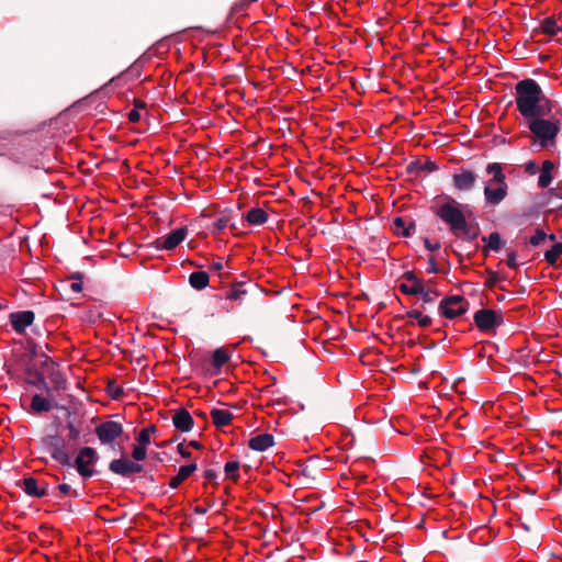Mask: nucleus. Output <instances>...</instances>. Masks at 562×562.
Returning a JSON list of instances; mask_svg holds the SVG:
<instances>
[{
  "mask_svg": "<svg viewBox=\"0 0 562 562\" xmlns=\"http://www.w3.org/2000/svg\"><path fill=\"white\" fill-rule=\"evenodd\" d=\"M547 238H549L550 240H554L555 239V235H553V234L547 235L543 229L537 228L536 232H535V235H532L529 238V243L532 246H539Z\"/></svg>",
  "mask_w": 562,
  "mask_h": 562,
  "instance_id": "obj_32",
  "label": "nucleus"
},
{
  "mask_svg": "<svg viewBox=\"0 0 562 562\" xmlns=\"http://www.w3.org/2000/svg\"><path fill=\"white\" fill-rule=\"evenodd\" d=\"M469 303L462 295H450L445 297L439 304L440 315L452 319L467 313Z\"/></svg>",
  "mask_w": 562,
  "mask_h": 562,
  "instance_id": "obj_6",
  "label": "nucleus"
},
{
  "mask_svg": "<svg viewBox=\"0 0 562 562\" xmlns=\"http://www.w3.org/2000/svg\"><path fill=\"white\" fill-rule=\"evenodd\" d=\"M482 240L486 243V247L484 248L485 254L488 250L498 251L503 246L502 237L497 232L491 233L487 237L483 236Z\"/></svg>",
  "mask_w": 562,
  "mask_h": 562,
  "instance_id": "obj_27",
  "label": "nucleus"
},
{
  "mask_svg": "<svg viewBox=\"0 0 562 562\" xmlns=\"http://www.w3.org/2000/svg\"><path fill=\"white\" fill-rule=\"evenodd\" d=\"M54 458L63 464H69V457L63 451H56Z\"/></svg>",
  "mask_w": 562,
  "mask_h": 562,
  "instance_id": "obj_44",
  "label": "nucleus"
},
{
  "mask_svg": "<svg viewBox=\"0 0 562 562\" xmlns=\"http://www.w3.org/2000/svg\"><path fill=\"white\" fill-rule=\"evenodd\" d=\"M214 351L220 352V351H225V350H224V348L220 347V348L215 349Z\"/></svg>",
  "mask_w": 562,
  "mask_h": 562,
  "instance_id": "obj_59",
  "label": "nucleus"
},
{
  "mask_svg": "<svg viewBox=\"0 0 562 562\" xmlns=\"http://www.w3.org/2000/svg\"><path fill=\"white\" fill-rule=\"evenodd\" d=\"M210 277L205 271H195L189 276V283L196 290H203L209 285Z\"/></svg>",
  "mask_w": 562,
  "mask_h": 562,
  "instance_id": "obj_26",
  "label": "nucleus"
},
{
  "mask_svg": "<svg viewBox=\"0 0 562 562\" xmlns=\"http://www.w3.org/2000/svg\"><path fill=\"white\" fill-rule=\"evenodd\" d=\"M485 171L492 178L484 186V199L487 205L496 206L501 204L508 195V184L504 173L503 165L499 162H491L486 166Z\"/></svg>",
  "mask_w": 562,
  "mask_h": 562,
  "instance_id": "obj_2",
  "label": "nucleus"
},
{
  "mask_svg": "<svg viewBox=\"0 0 562 562\" xmlns=\"http://www.w3.org/2000/svg\"><path fill=\"white\" fill-rule=\"evenodd\" d=\"M210 414L214 425L217 427L229 425L233 418V414L228 409L213 408Z\"/></svg>",
  "mask_w": 562,
  "mask_h": 562,
  "instance_id": "obj_20",
  "label": "nucleus"
},
{
  "mask_svg": "<svg viewBox=\"0 0 562 562\" xmlns=\"http://www.w3.org/2000/svg\"><path fill=\"white\" fill-rule=\"evenodd\" d=\"M30 370L38 376L40 381L49 380L55 391L66 389V379L58 370V364L46 353H32Z\"/></svg>",
  "mask_w": 562,
  "mask_h": 562,
  "instance_id": "obj_3",
  "label": "nucleus"
},
{
  "mask_svg": "<svg viewBox=\"0 0 562 562\" xmlns=\"http://www.w3.org/2000/svg\"><path fill=\"white\" fill-rule=\"evenodd\" d=\"M3 308V305L0 303V311Z\"/></svg>",
  "mask_w": 562,
  "mask_h": 562,
  "instance_id": "obj_60",
  "label": "nucleus"
},
{
  "mask_svg": "<svg viewBox=\"0 0 562 562\" xmlns=\"http://www.w3.org/2000/svg\"><path fill=\"white\" fill-rule=\"evenodd\" d=\"M58 490H59V491H60V493H63V494H68V493L70 492L71 487H70V485H68V484L64 483V484H60V485L58 486Z\"/></svg>",
  "mask_w": 562,
  "mask_h": 562,
  "instance_id": "obj_53",
  "label": "nucleus"
},
{
  "mask_svg": "<svg viewBox=\"0 0 562 562\" xmlns=\"http://www.w3.org/2000/svg\"><path fill=\"white\" fill-rule=\"evenodd\" d=\"M538 170L536 161L530 160L525 165V171L529 175H535Z\"/></svg>",
  "mask_w": 562,
  "mask_h": 562,
  "instance_id": "obj_45",
  "label": "nucleus"
},
{
  "mask_svg": "<svg viewBox=\"0 0 562 562\" xmlns=\"http://www.w3.org/2000/svg\"><path fill=\"white\" fill-rule=\"evenodd\" d=\"M428 263H429V267H428V269H427V272H428V273H437V272L439 271V270H438V268H437V265H436L435 257H432V256H431V257L428 259Z\"/></svg>",
  "mask_w": 562,
  "mask_h": 562,
  "instance_id": "obj_49",
  "label": "nucleus"
},
{
  "mask_svg": "<svg viewBox=\"0 0 562 562\" xmlns=\"http://www.w3.org/2000/svg\"><path fill=\"white\" fill-rule=\"evenodd\" d=\"M35 319L33 311L14 312L9 315L11 326L16 333H23Z\"/></svg>",
  "mask_w": 562,
  "mask_h": 562,
  "instance_id": "obj_11",
  "label": "nucleus"
},
{
  "mask_svg": "<svg viewBox=\"0 0 562 562\" xmlns=\"http://www.w3.org/2000/svg\"><path fill=\"white\" fill-rule=\"evenodd\" d=\"M109 392L113 398H119L123 391H122V387L111 383V384H109Z\"/></svg>",
  "mask_w": 562,
  "mask_h": 562,
  "instance_id": "obj_43",
  "label": "nucleus"
},
{
  "mask_svg": "<svg viewBox=\"0 0 562 562\" xmlns=\"http://www.w3.org/2000/svg\"><path fill=\"white\" fill-rule=\"evenodd\" d=\"M543 196L559 198L562 200V189L559 187L550 188L547 192H544ZM562 210V202L557 203L554 207H551V211Z\"/></svg>",
  "mask_w": 562,
  "mask_h": 562,
  "instance_id": "obj_37",
  "label": "nucleus"
},
{
  "mask_svg": "<svg viewBox=\"0 0 562 562\" xmlns=\"http://www.w3.org/2000/svg\"><path fill=\"white\" fill-rule=\"evenodd\" d=\"M562 255V243L554 244L551 249L544 252V258L548 263L555 265L559 256Z\"/></svg>",
  "mask_w": 562,
  "mask_h": 562,
  "instance_id": "obj_31",
  "label": "nucleus"
},
{
  "mask_svg": "<svg viewBox=\"0 0 562 562\" xmlns=\"http://www.w3.org/2000/svg\"><path fill=\"white\" fill-rule=\"evenodd\" d=\"M475 325L483 331H488L503 323V315L494 310L482 308L473 316Z\"/></svg>",
  "mask_w": 562,
  "mask_h": 562,
  "instance_id": "obj_7",
  "label": "nucleus"
},
{
  "mask_svg": "<svg viewBox=\"0 0 562 562\" xmlns=\"http://www.w3.org/2000/svg\"><path fill=\"white\" fill-rule=\"evenodd\" d=\"M488 274V279L486 281V285L490 288L495 286V284L501 280L498 274L492 270H486Z\"/></svg>",
  "mask_w": 562,
  "mask_h": 562,
  "instance_id": "obj_41",
  "label": "nucleus"
},
{
  "mask_svg": "<svg viewBox=\"0 0 562 562\" xmlns=\"http://www.w3.org/2000/svg\"><path fill=\"white\" fill-rule=\"evenodd\" d=\"M211 268H212L213 270L220 271V270H222V269H223V263H222V261L213 262V263H212V266H211Z\"/></svg>",
  "mask_w": 562,
  "mask_h": 562,
  "instance_id": "obj_54",
  "label": "nucleus"
},
{
  "mask_svg": "<svg viewBox=\"0 0 562 562\" xmlns=\"http://www.w3.org/2000/svg\"><path fill=\"white\" fill-rule=\"evenodd\" d=\"M544 199H546V204L552 205V207H554L557 205V203H562V200H560L559 198L544 196Z\"/></svg>",
  "mask_w": 562,
  "mask_h": 562,
  "instance_id": "obj_51",
  "label": "nucleus"
},
{
  "mask_svg": "<svg viewBox=\"0 0 562 562\" xmlns=\"http://www.w3.org/2000/svg\"><path fill=\"white\" fill-rule=\"evenodd\" d=\"M95 434L103 443H109L123 434V427L116 422H105L95 428Z\"/></svg>",
  "mask_w": 562,
  "mask_h": 562,
  "instance_id": "obj_9",
  "label": "nucleus"
},
{
  "mask_svg": "<svg viewBox=\"0 0 562 562\" xmlns=\"http://www.w3.org/2000/svg\"><path fill=\"white\" fill-rule=\"evenodd\" d=\"M110 470L116 474L127 475L131 473H138L143 467L138 463L132 462L127 459H116L110 463Z\"/></svg>",
  "mask_w": 562,
  "mask_h": 562,
  "instance_id": "obj_13",
  "label": "nucleus"
},
{
  "mask_svg": "<svg viewBox=\"0 0 562 562\" xmlns=\"http://www.w3.org/2000/svg\"><path fill=\"white\" fill-rule=\"evenodd\" d=\"M31 407L35 413H43L50 411L52 405L48 400L36 394L32 398Z\"/></svg>",
  "mask_w": 562,
  "mask_h": 562,
  "instance_id": "obj_29",
  "label": "nucleus"
},
{
  "mask_svg": "<svg viewBox=\"0 0 562 562\" xmlns=\"http://www.w3.org/2000/svg\"><path fill=\"white\" fill-rule=\"evenodd\" d=\"M196 470V464L192 463L189 465H183L179 469V472L176 476H173L170 482L169 486L171 488L178 487L186 479H188L194 471Z\"/></svg>",
  "mask_w": 562,
  "mask_h": 562,
  "instance_id": "obj_24",
  "label": "nucleus"
},
{
  "mask_svg": "<svg viewBox=\"0 0 562 562\" xmlns=\"http://www.w3.org/2000/svg\"><path fill=\"white\" fill-rule=\"evenodd\" d=\"M407 317L412 318V319H416L418 325L423 328L430 326L431 322H432L430 316L424 315L418 310H412V311L407 312Z\"/></svg>",
  "mask_w": 562,
  "mask_h": 562,
  "instance_id": "obj_30",
  "label": "nucleus"
},
{
  "mask_svg": "<svg viewBox=\"0 0 562 562\" xmlns=\"http://www.w3.org/2000/svg\"><path fill=\"white\" fill-rule=\"evenodd\" d=\"M67 428L69 430V438L76 440L79 436V430L75 427L72 423H68Z\"/></svg>",
  "mask_w": 562,
  "mask_h": 562,
  "instance_id": "obj_47",
  "label": "nucleus"
},
{
  "mask_svg": "<svg viewBox=\"0 0 562 562\" xmlns=\"http://www.w3.org/2000/svg\"><path fill=\"white\" fill-rule=\"evenodd\" d=\"M134 105H135V109L138 110L140 108H145V103L140 100H135L134 101Z\"/></svg>",
  "mask_w": 562,
  "mask_h": 562,
  "instance_id": "obj_55",
  "label": "nucleus"
},
{
  "mask_svg": "<svg viewBox=\"0 0 562 562\" xmlns=\"http://www.w3.org/2000/svg\"><path fill=\"white\" fill-rule=\"evenodd\" d=\"M190 446H192L195 449H200L201 448V445L198 441H191Z\"/></svg>",
  "mask_w": 562,
  "mask_h": 562,
  "instance_id": "obj_56",
  "label": "nucleus"
},
{
  "mask_svg": "<svg viewBox=\"0 0 562 562\" xmlns=\"http://www.w3.org/2000/svg\"><path fill=\"white\" fill-rule=\"evenodd\" d=\"M453 186L458 191H471L476 183V175L469 169H461L459 173L452 176Z\"/></svg>",
  "mask_w": 562,
  "mask_h": 562,
  "instance_id": "obj_10",
  "label": "nucleus"
},
{
  "mask_svg": "<svg viewBox=\"0 0 562 562\" xmlns=\"http://www.w3.org/2000/svg\"><path fill=\"white\" fill-rule=\"evenodd\" d=\"M480 234V226L477 223H468L464 221V225H461L458 229V234H454L456 237L461 238L467 241H473L477 238Z\"/></svg>",
  "mask_w": 562,
  "mask_h": 562,
  "instance_id": "obj_15",
  "label": "nucleus"
},
{
  "mask_svg": "<svg viewBox=\"0 0 562 562\" xmlns=\"http://www.w3.org/2000/svg\"><path fill=\"white\" fill-rule=\"evenodd\" d=\"M248 294H249V290L246 288V284L238 283V284H235L233 288H231L226 292L225 297L227 300L239 301L240 303H243V302H245Z\"/></svg>",
  "mask_w": 562,
  "mask_h": 562,
  "instance_id": "obj_23",
  "label": "nucleus"
},
{
  "mask_svg": "<svg viewBox=\"0 0 562 562\" xmlns=\"http://www.w3.org/2000/svg\"><path fill=\"white\" fill-rule=\"evenodd\" d=\"M58 337H46L42 341L33 342L30 341L29 350L27 351H43V349H46L47 351H54L58 346L56 344Z\"/></svg>",
  "mask_w": 562,
  "mask_h": 562,
  "instance_id": "obj_25",
  "label": "nucleus"
},
{
  "mask_svg": "<svg viewBox=\"0 0 562 562\" xmlns=\"http://www.w3.org/2000/svg\"><path fill=\"white\" fill-rule=\"evenodd\" d=\"M139 119H140V115H139L138 110L133 109L132 111H130V113H128V120H130L131 122L136 123V122H138V121H139Z\"/></svg>",
  "mask_w": 562,
  "mask_h": 562,
  "instance_id": "obj_50",
  "label": "nucleus"
},
{
  "mask_svg": "<svg viewBox=\"0 0 562 562\" xmlns=\"http://www.w3.org/2000/svg\"><path fill=\"white\" fill-rule=\"evenodd\" d=\"M447 202L436 210V215L446 223L454 235L461 225H464L465 215L459 209V203L451 196H446Z\"/></svg>",
  "mask_w": 562,
  "mask_h": 562,
  "instance_id": "obj_5",
  "label": "nucleus"
},
{
  "mask_svg": "<svg viewBox=\"0 0 562 562\" xmlns=\"http://www.w3.org/2000/svg\"><path fill=\"white\" fill-rule=\"evenodd\" d=\"M172 422L175 427L181 431H189L193 426V419L187 411L177 412L172 417Z\"/></svg>",
  "mask_w": 562,
  "mask_h": 562,
  "instance_id": "obj_18",
  "label": "nucleus"
},
{
  "mask_svg": "<svg viewBox=\"0 0 562 562\" xmlns=\"http://www.w3.org/2000/svg\"><path fill=\"white\" fill-rule=\"evenodd\" d=\"M480 345H481V349L479 351H485L486 349L491 350L493 348H495L496 351H498L501 348L498 345H495L491 341H482V342H480Z\"/></svg>",
  "mask_w": 562,
  "mask_h": 562,
  "instance_id": "obj_46",
  "label": "nucleus"
},
{
  "mask_svg": "<svg viewBox=\"0 0 562 562\" xmlns=\"http://www.w3.org/2000/svg\"><path fill=\"white\" fill-rule=\"evenodd\" d=\"M132 457L136 461L144 460L146 458V447L137 443L133 449Z\"/></svg>",
  "mask_w": 562,
  "mask_h": 562,
  "instance_id": "obj_39",
  "label": "nucleus"
},
{
  "mask_svg": "<svg viewBox=\"0 0 562 562\" xmlns=\"http://www.w3.org/2000/svg\"><path fill=\"white\" fill-rule=\"evenodd\" d=\"M95 458V451L92 448H83L76 459V464L79 473L83 476L92 474L90 465L93 463Z\"/></svg>",
  "mask_w": 562,
  "mask_h": 562,
  "instance_id": "obj_12",
  "label": "nucleus"
},
{
  "mask_svg": "<svg viewBox=\"0 0 562 562\" xmlns=\"http://www.w3.org/2000/svg\"><path fill=\"white\" fill-rule=\"evenodd\" d=\"M554 169V164L551 160H544L541 166V172L538 179V187L541 189H546L550 186L552 181V171Z\"/></svg>",
  "mask_w": 562,
  "mask_h": 562,
  "instance_id": "obj_19",
  "label": "nucleus"
},
{
  "mask_svg": "<svg viewBox=\"0 0 562 562\" xmlns=\"http://www.w3.org/2000/svg\"><path fill=\"white\" fill-rule=\"evenodd\" d=\"M524 350H525V347L512 348V351H517V352H520V351H524Z\"/></svg>",
  "mask_w": 562,
  "mask_h": 562,
  "instance_id": "obj_57",
  "label": "nucleus"
},
{
  "mask_svg": "<svg viewBox=\"0 0 562 562\" xmlns=\"http://www.w3.org/2000/svg\"><path fill=\"white\" fill-rule=\"evenodd\" d=\"M540 29L542 33L547 35H557L559 32H562V27L557 24L554 18H546L542 20L540 24Z\"/></svg>",
  "mask_w": 562,
  "mask_h": 562,
  "instance_id": "obj_28",
  "label": "nucleus"
},
{
  "mask_svg": "<svg viewBox=\"0 0 562 562\" xmlns=\"http://www.w3.org/2000/svg\"><path fill=\"white\" fill-rule=\"evenodd\" d=\"M205 475H206V477H209V479H211V477H213V476H214V474H213V472H212V471H207Z\"/></svg>",
  "mask_w": 562,
  "mask_h": 562,
  "instance_id": "obj_58",
  "label": "nucleus"
},
{
  "mask_svg": "<svg viewBox=\"0 0 562 562\" xmlns=\"http://www.w3.org/2000/svg\"><path fill=\"white\" fill-rule=\"evenodd\" d=\"M424 245L429 251H435L440 248V243H431L428 238L424 239Z\"/></svg>",
  "mask_w": 562,
  "mask_h": 562,
  "instance_id": "obj_48",
  "label": "nucleus"
},
{
  "mask_svg": "<svg viewBox=\"0 0 562 562\" xmlns=\"http://www.w3.org/2000/svg\"><path fill=\"white\" fill-rule=\"evenodd\" d=\"M248 446L252 450L265 451L273 446V437L269 434L257 435L249 440Z\"/></svg>",
  "mask_w": 562,
  "mask_h": 562,
  "instance_id": "obj_17",
  "label": "nucleus"
},
{
  "mask_svg": "<svg viewBox=\"0 0 562 562\" xmlns=\"http://www.w3.org/2000/svg\"><path fill=\"white\" fill-rule=\"evenodd\" d=\"M375 353H359V360L363 366H376L381 367V363L378 362L375 359Z\"/></svg>",
  "mask_w": 562,
  "mask_h": 562,
  "instance_id": "obj_38",
  "label": "nucleus"
},
{
  "mask_svg": "<svg viewBox=\"0 0 562 562\" xmlns=\"http://www.w3.org/2000/svg\"><path fill=\"white\" fill-rule=\"evenodd\" d=\"M227 226V220L225 217L218 218L213 223L212 233L218 234Z\"/></svg>",
  "mask_w": 562,
  "mask_h": 562,
  "instance_id": "obj_40",
  "label": "nucleus"
},
{
  "mask_svg": "<svg viewBox=\"0 0 562 562\" xmlns=\"http://www.w3.org/2000/svg\"><path fill=\"white\" fill-rule=\"evenodd\" d=\"M244 217L251 225H262L268 221V214L265 210L260 207H254L249 210Z\"/></svg>",
  "mask_w": 562,
  "mask_h": 562,
  "instance_id": "obj_21",
  "label": "nucleus"
},
{
  "mask_svg": "<svg viewBox=\"0 0 562 562\" xmlns=\"http://www.w3.org/2000/svg\"><path fill=\"white\" fill-rule=\"evenodd\" d=\"M516 105L522 124L529 130L533 144L548 149L557 144L561 131L562 110L557 102L544 95L539 83L531 78L515 86Z\"/></svg>",
  "mask_w": 562,
  "mask_h": 562,
  "instance_id": "obj_1",
  "label": "nucleus"
},
{
  "mask_svg": "<svg viewBox=\"0 0 562 562\" xmlns=\"http://www.w3.org/2000/svg\"><path fill=\"white\" fill-rule=\"evenodd\" d=\"M82 278H83L82 274L79 272L72 273L69 277V280H70L69 289L72 292L79 293L82 291V286H83Z\"/></svg>",
  "mask_w": 562,
  "mask_h": 562,
  "instance_id": "obj_34",
  "label": "nucleus"
},
{
  "mask_svg": "<svg viewBox=\"0 0 562 562\" xmlns=\"http://www.w3.org/2000/svg\"><path fill=\"white\" fill-rule=\"evenodd\" d=\"M402 279L407 282H412V285L401 283L398 285V290L406 295H419L422 297L420 307L423 310H426L429 305H432L440 296V293L430 286L432 281L426 283L424 280L419 279L414 271H405L402 276Z\"/></svg>",
  "mask_w": 562,
  "mask_h": 562,
  "instance_id": "obj_4",
  "label": "nucleus"
},
{
  "mask_svg": "<svg viewBox=\"0 0 562 562\" xmlns=\"http://www.w3.org/2000/svg\"><path fill=\"white\" fill-rule=\"evenodd\" d=\"M178 452L184 457V458H189L190 457V452L184 448V446L182 443L178 445Z\"/></svg>",
  "mask_w": 562,
  "mask_h": 562,
  "instance_id": "obj_52",
  "label": "nucleus"
},
{
  "mask_svg": "<svg viewBox=\"0 0 562 562\" xmlns=\"http://www.w3.org/2000/svg\"><path fill=\"white\" fill-rule=\"evenodd\" d=\"M229 360L228 353H210L203 360V369L211 374H216Z\"/></svg>",
  "mask_w": 562,
  "mask_h": 562,
  "instance_id": "obj_14",
  "label": "nucleus"
},
{
  "mask_svg": "<svg viewBox=\"0 0 562 562\" xmlns=\"http://www.w3.org/2000/svg\"><path fill=\"white\" fill-rule=\"evenodd\" d=\"M393 224L397 229H400V228L403 229L402 232L397 231V234H402L403 236H409L412 234L411 231L415 228V223H413V222L409 223L408 226H406L403 217L394 218Z\"/></svg>",
  "mask_w": 562,
  "mask_h": 562,
  "instance_id": "obj_33",
  "label": "nucleus"
},
{
  "mask_svg": "<svg viewBox=\"0 0 562 562\" xmlns=\"http://www.w3.org/2000/svg\"><path fill=\"white\" fill-rule=\"evenodd\" d=\"M239 462L231 461L225 465V474L227 477L236 481L238 479Z\"/></svg>",
  "mask_w": 562,
  "mask_h": 562,
  "instance_id": "obj_36",
  "label": "nucleus"
},
{
  "mask_svg": "<svg viewBox=\"0 0 562 562\" xmlns=\"http://www.w3.org/2000/svg\"><path fill=\"white\" fill-rule=\"evenodd\" d=\"M155 431V426H149L143 429L137 437V443L146 447L150 442V435L154 434Z\"/></svg>",
  "mask_w": 562,
  "mask_h": 562,
  "instance_id": "obj_35",
  "label": "nucleus"
},
{
  "mask_svg": "<svg viewBox=\"0 0 562 562\" xmlns=\"http://www.w3.org/2000/svg\"><path fill=\"white\" fill-rule=\"evenodd\" d=\"M22 487L24 492L34 497H42L46 495V488L45 487H38L37 481L33 477H26L22 482Z\"/></svg>",
  "mask_w": 562,
  "mask_h": 562,
  "instance_id": "obj_22",
  "label": "nucleus"
},
{
  "mask_svg": "<svg viewBox=\"0 0 562 562\" xmlns=\"http://www.w3.org/2000/svg\"><path fill=\"white\" fill-rule=\"evenodd\" d=\"M517 254L516 251H510L507 255V266L512 269H518V263L516 262Z\"/></svg>",
  "mask_w": 562,
  "mask_h": 562,
  "instance_id": "obj_42",
  "label": "nucleus"
},
{
  "mask_svg": "<svg viewBox=\"0 0 562 562\" xmlns=\"http://www.w3.org/2000/svg\"><path fill=\"white\" fill-rule=\"evenodd\" d=\"M188 229L187 227H180L175 229L167 236L159 237L155 240V245L157 249L172 250L179 244H181L187 237Z\"/></svg>",
  "mask_w": 562,
  "mask_h": 562,
  "instance_id": "obj_8",
  "label": "nucleus"
},
{
  "mask_svg": "<svg viewBox=\"0 0 562 562\" xmlns=\"http://www.w3.org/2000/svg\"><path fill=\"white\" fill-rule=\"evenodd\" d=\"M436 170H438V165L430 159H427L425 162L414 160L406 166V173L414 176H417L420 171L432 172Z\"/></svg>",
  "mask_w": 562,
  "mask_h": 562,
  "instance_id": "obj_16",
  "label": "nucleus"
}]
</instances>
